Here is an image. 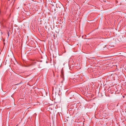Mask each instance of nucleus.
Masks as SVG:
<instances>
[{"label": "nucleus", "mask_w": 126, "mask_h": 126, "mask_svg": "<svg viewBox=\"0 0 126 126\" xmlns=\"http://www.w3.org/2000/svg\"><path fill=\"white\" fill-rule=\"evenodd\" d=\"M63 69V68L62 69V71H61V74H62V77L63 75V71H62Z\"/></svg>", "instance_id": "obj_1"}, {"label": "nucleus", "mask_w": 126, "mask_h": 126, "mask_svg": "<svg viewBox=\"0 0 126 126\" xmlns=\"http://www.w3.org/2000/svg\"><path fill=\"white\" fill-rule=\"evenodd\" d=\"M8 36H9V32H8Z\"/></svg>", "instance_id": "obj_2"}]
</instances>
